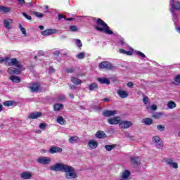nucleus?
Returning a JSON list of instances; mask_svg holds the SVG:
<instances>
[{"mask_svg": "<svg viewBox=\"0 0 180 180\" xmlns=\"http://www.w3.org/2000/svg\"><path fill=\"white\" fill-rule=\"evenodd\" d=\"M56 122L61 125L65 124V120L61 116L58 117Z\"/></svg>", "mask_w": 180, "mask_h": 180, "instance_id": "33", "label": "nucleus"}, {"mask_svg": "<svg viewBox=\"0 0 180 180\" xmlns=\"http://www.w3.org/2000/svg\"><path fill=\"white\" fill-rule=\"evenodd\" d=\"M131 126H133V122H131V121L120 122V127L121 129H129V127H131Z\"/></svg>", "mask_w": 180, "mask_h": 180, "instance_id": "7", "label": "nucleus"}, {"mask_svg": "<svg viewBox=\"0 0 180 180\" xmlns=\"http://www.w3.org/2000/svg\"><path fill=\"white\" fill-rule=\"evenodd\" d=\"M2 109H4V105H2V104H0V112H2Z\"/></svg>", "mask_w": 180, "mask_h": 180, "instance_id": "62", "label": "nucleus"}, {"mask_svg": "<svg viewBox=\"0 0 180 180\" xmlns=\"http://www.w3.org/2000/svg\"><path fill=\"white\" fill-rule=\"evenodd\" d=\"M12 19L4 20V27H6V29H8V30H11V29H12V27H11V23H12Z\"/></svg>", "mask_w": 180, "mask_h": 180, "instance_id": "18", "label": "nucleus"}, {"mask_svg": "<svg viewBox=\"0 0 180 180\" xmlns=\"http://www.w3.org/2000/svg\"><path fill=\"white\" fill-rule=\"evenodd\" d=\"M63 15H61V14H59V15H58V20H61V19H63Z\"/></svg>", "mask_w": 180, "mask_h": 180, "instance_id": "57", "label": "nucleus"}, {"mask_svg": "<svg viewBox=\"0 0 180 180\" xmlns=\"http://www.w3.org/2000/svg\"><path fill=\"white\" fill-rule=\"evenodd\" d=\"M7 72H8V74L13 75L14 74V69L13 68H10L7 70Z\"/></svg>", "mask_w": 180, "mask_h": 180, "instance_id": "49", "label": "nucleus"}, {"mask_svg": "<svg viewBox=\"0 0 180 180\" xmlns=\"http://www.w3.org/2000/svg\"><path fill=\"white\" fill-rule=\"evenodd\" d=\"M70 88V89H77V86H75V85H71Z\"/></svg>", "mask_w": 180, "mask_h": 180, "instance_id": "59", "label": "nucleus"}, {"mask_svg": "<svg viewBox=\"0 0 180 180\" xmlns=\"http://www.w3.org/2000/svg\"><path fill=\"white\" fill-rule=\"evenodd\" d=\"M60 109H64V105L60 103H56L53 105V110L55 112H58Z\"/></svg>", "mask_w": 180, "mask_h": 180, "instance_id": "24", "label": "nucleus"}, {"mask_svg": "<svg viewBox=\"0 0 180 180\" xmlns=\"http://www.w3.org/2000/svg\"><path fill=\"white\" fill-rule=\"evenodd\" d=\"M157 129L158 130H159V131H164V130H165V126L162 124H159L157 126Z\"/></svg>", "mask_w": 180, "mask_h": 180, "instance_id": "39", "label": "nucleus"}, {"mask_svg": "<svg viewBox=\"0 0 180 180\" xmlns=\"http://www.w3.org/2000/svg\"><path fill=\"white\" fill-rule=\"evenodd\" d=\"M167 108L169 109H175L176 108V103L174 101H169L167 102Z\"/></svg>", "mask_w": 180, "mask_h": 180, "instance_id": "28", "label": "nucleus"}, {"mask_svg": "<svg viewBox=\"0 0 180 180\" xmlns=\"http://www.w3.org/2000/svg\"><path fill=\"white\" fill-rule=\"evenodd\" d=\"M77 57L79 58V60H82L84 57H85V52H82L77 55Z\"/></svg>", "mask_w": 180, "mask_h": 180, "instance_id": "40", "label": "nucleus"}, {"mask_svg": "<svg viewBox=\"0 0 180 180\" xmlns=\"http://www.w3.org/2000/svg\"><path fill=\"white\" fill-rule=\"evenodd\" d=\"M70 98H72V99H74V94H70L69 95Z\"/></svg>", "mask_w": 180, "mask_h": 180, "instance_id": "63", "label": "nucleus"}, {"mask_svg": "<svg viewBox=\"0 0 180 180\" xmlns=\"http://www.w3.org/2000/svg\"><path fill=\"white\" fill-rule=\"evenodd\" d=\"M38 56H39V57L41 56H44V52H43V51H39Z\"/></svg>", "mask_w": 180, "mask_h": 180, "instance_id": "54", "label": "nucleus"}, {"mask_svg": "<svg viewBox=\"0 0 180 180\" xmlns=\"http://www.w3.org/2000/svg\"><path fill=\"white\" fill-rule=\"evenodd\" d=\"M174 81H175L174 85H178L179 84H180V75H176L174 78Z\"/></svg>", "mask_w": 180, "mask_h": 180, "instance_id": "38", "label": "nucleus"}, {"mask_svg": "<svg viewBox=\"0 0 180 180\" xmlns=\"http://www.w3.org/2000/svg\"><path fill=\"white\" fill-rule=\"evenodd\" d=\"M31 92H39L40 89V84L39 83H34L29 86Z\"/></svg>", "mask_w": 180, "mask_h": 180, "instance_id": "13", "label": "nucleus"}, {"mask_svg": "<svg viewBox=\"0 0 180 180\" xmlns=\"http://www.w3.org/2000/svg\"><path fill=\"white\" fill-rule=\"evenodd\" d=\"M117 95H119L122 99H124V98H127L129 96V94L127 91L124 90L118 89L117 91Z\"/></svg>", "mask_w": 180, "mask_h": 180, "instance_id": "15", "label": "nucleus"}, {"mask_svg": "<svg viewBox=\"0 0 180 180\" xmlns=\"http://www.w3.org/2000/svg\"><path fill=\"white\" fill-rule=\"evenodd\" d=\"M125 54H127V56H131V52L126 51Z\"/></svg>", "mask_w": 180, "mask_h": 180, "instance_id": "60", "label": "nucleus"}, {"mask_svg": "<svg viewBox=\"0 0 180 180\" xmlns=\"http://www.w3.org/2000/svg\"><path fill=\"white\" fill-rule=\"evenodd\" d=\"M97 81L100 84H105L106 85H110V80L108 77H100L97 79Z\"/></svg>", "mask_w": 180, "mask_h": 180, "instance_id": "16", "label": "nucleus"}, {"mask_svg": "<svg viewBox=\"0 0 180 180\" xmlns=\"http://www.w3.org/2000/svg\"><path fill=\"white\" fill-rule=\"evenodd\" d=\"M57 31L54 29H48L41 32L42 36H51V34H56Z\"/></svg>", "mask_w": 180, "mask_h": 180, "instance_id": "10", "label": "nucleus"}, {"mask_svg": "<svg viewBox=\"0 0 180 180\" xmlns=\"http://www.w3.org/2000/svg\"><path fill=\"white\" fill-rule=\"evenodd\" d=\"M22 16L27 18L28 20H32V16L28 15L26 13H22Z\"/></svg>", "mask_w": 180, "mask_h": 180, "instance_id": "46", "label": "nucleus"}, {"mask_svg": "<svg viewBox=\"0 0 180 180\" xmlns=\"http://www.w3.org/2000/svg\"><path fill=\"white\" fill-rule=\"evenodd\" d=\"M19 29L20 32H22V34H24V36H27V34L26 33V29L22 26V24H19Z\"/></svg>", "mask_w": 180, "mask_h": 180, "instance_id": "37", "label": "nucleus"}, {"mask_svg": "<svg viewBox=\"0 0 180 180\" xmlns=\"http://www.w3.org/2000/svg\"><path fill=\"white\" fill-rule=\"evenodd\" d=\"M20 177L22 179H30V178H32V174H30V172H25L21 173Z\"/></svg>", "mask_w": 180, "mask_h": 180, "instance_id": "20", "label": "nucleus"}, {"mask_svg": "<svg viewBox=\"0 0 180 180\" xmlns=\"http://www.w3.org/2000/svg\"><path fill=\"white\" fill-rule=\"evenodd\" d=\"M149 98L147 96L143 97V102L145 103V105H147L148 103Z\"/></svg>", "mask_w": 180, "mask_h": 180, "instance_id": "50", "label": "nucleus"}, {"mask_svg": "<svg viewBox=\"0 0 180 180\" xmlns=\"http://www.w3.org/2000/svg\"><path fill=\"white\" fill-rule=\"evenodd\" d=\"M170 5L172 9L175 11H180V1H176L175 0H170Z\"/></svg>", "mask_w": 180, "mask_h": 180, "instance_id": "11", "label": "nucleus"}, {"mask_svg": "<svg viewBox=\"0 0 180 180\" xmlns=\"http://www.w3.org/2000/svg\"><path fill=\"white\" fill-rule=\"evenodd\" d=\"M150 109H151V110H157V109H158L157 105H155V104L152 105L150 106Z\"/></svg>", "mask_w": 180, "mask_h": 180, "instance_id": "51", "label": "nucleus"}, {"mask_svg": "<svg viewBox=\"0 0 180 180\" xmlns=\"http://www.w3.org/2000/svg\"><path fill=\"white\" fill-rule=\"evenodd\" d=\"M46 127H47V124L46 123L39 124V129H41V130H46Z\"/></svg>", "mask_w": 180, "mask_h": 180, "instance_id": "41", "label": "nucleus"}, {"mask_svg": "<svg viewBox=\"0 0 180 180\" xmlns=\"http://www.w3.org/2000/svg\"><path fill=\"white\" fill-rule=\"evenodd\" d=\"M0 12H4V13H8L11 12V8L0 5Z\"/></svg>", "mask_w": 180, "mask_h": 180, "instance_id": "31", "label": "nucleus"}, {"mask_svg": "<svg viewBox=\"0 0 180 180\" xmlns=\"http://www.w3.org/2000/svg\"><path fill=\"white\" fill-rule=\"evenodd\" d=\"M71 81L75 85H81V84H82V80L75 77H72Z\"/></svg>", "mask_w": 180, "mask_h": 180, "instance_id": "23", "label": "nucleus"}, {"mask_svg": "<svg viewBox=\"0 0 180 180\" xmlns=\"http://www.w3.org/2000/svg\"><path fill=\"white\" fill-rule=\"evenodd\" d=\"M120 53H121L122 54H126V50H124V49H120Z\"/></svg>", "mask_w": 180, "mask_h": 180, "instance_id": "56", "label": "nucleus"}, {"mask_svg": "<svg viewBox=\"0 0 180 180\" xmlns=\"http://www.w3.org/2000/svg\"><path fill=\"white\" fill-rule=\"evenodd\" d=\"M120 117H114L108 119V123L109 124H120Z\"/></svg>", "mask_w": 180, "mask_h": 180, "instance_id": "8", "label": "nucleus"}, {"mask_svg": "<svg viewBox=\"0 0 180 180\" xmlns=\"http://www.w3.org/2000/svg\"><path fill=\"white\" fill-rule=\"evenodd\" d=\"M2 63H8L9 67H12V65H15V67H18L20 68H21L22 67L20 65V63L18 61V59L16 58L10 59L8 57H6L4 58L2 57H0V64H2Z\"/></svg>", "mask_w": 180, "mask_h": 180, "instance_id": "3", "label": "nucleus"}, {"mask_svg": "<svg viewBox=\"0 0 180 180\" xmlns=\"http://www.w3.org/2000/svg\"><path fill=\"white\" fill-rule=\"evenodd\" d=\"M130 176V172L129 170H126L124 172L122 173V178L124 179H127Z\"/></svg>", "mask_w": 180, "mask_h": 180, "instance_id": "35", "label": "nucleus"}, {"mask_svg": "<svg viewBox=\"0 0 180 180\" xmlns=\"http://www.w3.org/2000/svg\"><path fill=\"white\" fill-rule=\"evenodd\" d=\"M20 5H24L25 0H17Z\"/></svg>", "mask_w": 180, "mask_h": 180, "instance_id": "55", "label": "nucleus"}, {"mask_svg": "<svg viewBox=\"0 0 180 180\" xmlns=\"http://www.w3.org/2000/svg\"><path fill=\"white\" fill-rule=\"evenodd\" d=\"M97 25H98V26H96L95 29L98 32H103V33H105V34H113V31L110 30V27L108 26V24H106V22H105L101 18L97 19Z\"/></svg>", "mask_w": 180, "mask_h": 180, "instance_id": "2", "label": "nucleus"}, {"mask_svg": "<svg viewBox=\"0 0 180 180\" xmlns=\"http://www.w3.org/2000/svg\"><path fill=\"white\" fill-rule=\"evenodd\" d=\"M75 72V68H74L66 69V72H68V74H72V72Z\"/></svg>", "mask_w": 180, "mask_h": 180, "instance_id": "43", "label": "nucleus"}, {"mask_svg": "<svg viewBox=\"0 0 180 180\" xmlns=\"http://www.w3.org/2000/svg\"><path fill=\"white\" fill-rule=\"evenodd\" d=\"M55 71H56V70H54V68H53V67L49 68L50 74H53V72H55Z\"/></svg>", "mask_w": 180, "mask_h": 180, "instance_id": "53", "label": "nucleus"}, {"mask_svg": "<svg viewBox=\"0 0 180 180\" xmlns=\"http://www.w3.org/2000/svg\"><path fill=\"white\" fill-rule=\"evenodd\" d=\"M34 15H35L37 18H43V16H44V14L40 12H34Z\"/></svg>", "mask_w": 180, "mask_h": 180, "instance_id": "42", "label": "nucleus"}, {"mask_svg": "<svg viewBox=\"0 0 180 180\" xmlns=\"http://www.w3.org/2000/svg\"><path fill=\"white\" fill-rule=\"evenodd\" d=\"M127 85L129 88H133V86H134V84L131 82H129Z\"/></svg>", "mask_w": 180, "mask_h": 180, "instance_id": "52", "label": "nucleus"}, {"mask_svg": "<svg viewBox=\"0 0 180 180\" xmlns=\"http://www.w3.org/2000/svg\"><path fill=\"white\" fill-rule=\"evenodd\" d=\"M171 12L173 15V20L175 22V20H176V19H178V15L176 14H175V13L174 12V10H171Z\"/></svg>", "mask_w": 180, "mask_h": 180, "instance_id": "47", "label": "nucleus"}, {"mask_svg": "<svg viewBox=\"0 0 180 180\" xmlns=\"http://www.w3.org/2000/svg\"><path fill=\"white\" fill-rule=\"evenodd\" d=\"M54 56H59L60 55V51H56L54 53H53Z\"/></svg>", "mask_w": 180, "mask_h": 180, "instance_id": "58", "label": "nucleus"}, {"mask_svg": "<svg viewBox=\"0 0 180 180\" xmlns=\"http://www.w3.org/2000/svg\"><path fill=\"white\" fill-rule=\"evenodd\" d=\"M20 66H21L20 68L17 67V68H18V69L14 68V74H16L18 75L20 74L22 72V71H25V69L23 67V65H22L20 64Z\"/></svg>", "mask_w": 180, "mask_h": 180, "instance_id": "30", "label": "nucleus"}, {"mask_svg": "<svg viewBox=\"0 0 180 180\" xmlns=\"http://www.w3.org/2000/svg\"><path fill=\"white\" fill-rule=\"evenodd\" d=\"M152 141L153 144H155L157 148H162L164 147V144L162 143V140L158 136H155L152 138Z\"/></svg>", "mask_w": 180, "mask_h": 180, "instance_id": "5", "label": "nucleus"}, {"mask_svg": "<svg viewBox=\"0 0 180 180\" xmlns=\"http://www.w3.org/2000/svg\"><path fill=\"white\" fill-rule=\"evenodd\" d=\"M70 30L71 32H77V30H78V27H77L75 25H72L70 27Z\"/></svg>", "mask_w": 180, "mask_h": 180, "instance_id": "45", "label": "nucleus"}, {"mask_svg": "<svg viewBox=\"0 0 180 180\" xmlns=\"http://www.w3.org/2000/svg\"><path fill=\"white\" fill-rule=\"evenodd\" d=\"M3 105L9 108L10 106H13V105H15V101H6L3 103Z\"/></svg>", "mask_w": 180, "mask_h": 180, "instance_id": "34", "label": "nucleus"}, {"mask_svg": "<svg viewBox=\"0 0 180 180\" xmlns=\"http://www.w3.org/2000/svg\"><path fill=\"white\" fill-rule=\"evenodd\" d=\"M39 28L41 30H44V27L43 25H40L39 27Z\"/></svg>", "mask_w": 180, "mask_h": 180, "instance_id": "61", "label": "nucleus"}, {"mask_svg": "<svg viewBox=\"0 0 180 180\" xmlns=\"http://www.w3.org/2000/svg\"><path fill=\"white\" fill-rule=\"evenodd\" d=\"M96 89H98V84L92 83V84H89V91H95Z\"/></svg>", "mask_w": 180, "mask_h": 180, "instance_id": "32", "label": "nucleus"}, {"mask_svg": "<svg viewBox=\"0 0 180 180\" xmlns=\"http://www.w3.org/2000/svg\"><path fill=\"white\" fill-rule=\"evenodd\" d=\"M135 53L140 56V57H142L143 58H146V55L143 53V52H140V51H136Z\"/></svg>", "mask_w": 180, "mask_h": 180, "instance_id": "44", "label": "nucleus"}, {"mask_svg": "<svg viewBox=\"0 0 180 180\" xmlns=\"http://www.w3.org/2000/svg\"><path fill=\"white\" fill-rule=\"evenodd\" d=\"M131 160L134 165H140V159L139 157H131Z\"/></svg>", "mask_w": 180, "mask_h": 180, "instance_id": "27", "label": "nucleus"}, {"mask_svg": "<svg viewBox=\"0 0 180 180\" xmlns=\"http://www.w3.org/2000/svg\"><path fill=\"white\" fill-rule=\"evenodd\" d=\"M104 147L107 151H112L116 147V145H106Z\"/></svg>", "mask_w": 180, "mask_h": 180, "instance_id": "36", "label": "nucleus"}, {"mask_svg": "<svg viewBox=\"0 0 180 180\" xmlns=\"http://www.w3.org/2000/svg\"><path fill=\"white\" fill-rule=\"evenodd\" d=\"M117 111L113 110H104L102 113L103 116H105V117H110V116H115V115H117Z\"/></svg>", "mask_w": 180, "mask_h": 180, "instance_id": "9", "label": "nucleus"}, {"mask_svg": "<svg viewBox=\"0 0 180 180\" xmlns=\"http://www.w3.org/2000/svg\"><path fill=\"white\" fill-rule=\"evenodd\" d=\"M51 154H56V153H63V148L58 146H52L49 149Z\"/></svg>", "mask_w": 180, "mask_h": 180, "instance_id": "14", "label": "nucleus"}, {"mask_svg": "<svg viewBox=\"0 0 180 180\" xmlns=\"http://www.w3.org/2000/svg\"><path fill=\"white\" fill-rule=\"evenodd\" d=\"M166 162L168 165L172 167V168H174L175 169L178 168V163L172 161V160H166Z\"/></svg>", "mask_w": 180, "mask_h": 180, "instance_id": "21", "label": "nucleus"}, {"mask_svg": "<svg viewBox=\"0 0 180 180\" xmlns=\"http://www.w3.org/2000/svg\"><path fill=\"white\" fill-rule=\"evenodd\" d=\"M49 168L51 171H54L55 172H58V171L65 172L66 179H75V178H78V174L75 172V169L68 165L59 162L50 166Z\"/></svg>", "mask_w": 180, "mask_h": 180, "instance_id": "1", "label": "nucleus"}, {"mask_svg": "<svg viewBox=\"0 0 180 180\" xmlns=\"http://www.w3.org/2000/svg\"><path fill=\"white\" fill-rule=\"evenodd\" d=\"M10 79L13 82H15L16 84H19V82H20V77L15 75H11Z\"/></svg>", "mask_w": 180, "mask_h": 180, "instance_id": "26", "label": "nucleus"}, {"mask_svg": "<svg viewBox=\"0 0 180 180\" xmlns=\"http://www.w3.org/2000/svg\"><path fill=\"white\" fill-rule=\"evenodd\" d=\"M164 112H153L152 114V117H153V119H160V117H162V116H164Z\"/></svg>", "mask_w": 180, "mask_h": 180, "instance_id": "25", "label": "nucleus"}, {"mask_svg": "<svg viewBox=\"0 0 180 180\" xmlns=\"http://www.w3.org/2000/svg\"><path fill=\"white\" fill-rule=\"evenodd\" d=\"M99 68L103 70H108L116 69V67L113 66V65L110 63V62H108V61L101 62L99 64Z\"/></svg>", "mask_w": 180, "mask_h": 180, "instance_id": "4", "label": "nucleus"}, {"mask_svg": "<svg viewBox=\"0 0 180 180\" xmlns=\"http://www.w3.org/2000/svg\"><path fill=\"white\" fill-rule=\"evenodd\" d=\"M142 123H144L146 126H150V124H153V120L151 118H144L142 120Z\"/></svg>", "mask_w": 180, "mask_h": 180, "instance_id": "29", "label": "nucleus"}, {"mask_svg": "<svg viewBox=\"0 0 180 180\" xmlns=\"http://www.w3.org/2000/svg\"><path fill=\"white\" fill-rule=\"evenodd\" d=\"M43 114L40 112H31L29 115H28V118L29 119H39V117H41V115Z\"/></svg>", "mask_w": 180, "mask_h": 180, "instance_id": "12", "label": "nucleus"}, {"mask_svg": "<svg viewBox=\"0 0 180 180\" xmlns=\"http://www.w3.org/2000/svg\"><path fill=\"white\" fill-rule=\"evenodd\" d=\"M97 139H106V134L103 131H98L96 133Z\"/></svg>", "mask_w": 180, "mask_h": 180, "instance_id": "22", "label": "nucleus"}, {"mask_svg": "<svg viewBox=\"0 0 180 180\" xmlns=\"http://www.w3.org/2000/svg\"><path fill=\"white\" fill-rule=\"evenodd\" d=\"M109 101H110L109 98H104L103 99L104 102H109Z\"/></svg>", "mask_w": 180, "mask_h": 180, "instance_id": "64", "label": "nucleus"}, {"mask_svg": "<svg viewBox=\"0 0 180 180\" xmlns=\"http://www.w3.org/2000/svg\"><path fill=\"white\" fill-rule=\"evenodd\" d=\"M38 164H43L44 165H47L51 162V159L49 157H41L37 160Z\"/></svg>", "mask_w": 180, "mask_h": 180, "instance_id": "6", "label": "nucleus"}, {"mask_svg": "<svg viewBox=\"0 0 180 180\" xmlns=\"http://www.w3.org/2000/svg\"><path fill=\"white\" fill-rule=\"evenodd\" d=\"M76 44L79 47H82V42H81V40L79 39H76Z\"/></svg>", "mask_w": 180, "mask_h": 180, "instance_id": "48", "label": "nucleus"}, {"mask_svg": "<svg viewBox=\"0 0 180 180\" xmlns=\"http://www.w3.org/2000/svg\"><path fill=\"white\" fill-rule=\"evenodd\" d=\"M88 145H89V147H90V148H92L93 150H95V148H96V147H98L99 143H98V141L92 139V140L89 141Z\"/></svg>", "mask_w": 180, "mask_h": 180, "instance_id": "17", "label": "nucleus"}, {"mask_svg": "<svg viewBox=\"0 0 180 180\" xmlns=\"http://www.w3.org/2000/svg\"><path fill=\"white\" fill-rule=\"evenodd\" d=\"M79 137L78 136H71L69 139L68 141L70 144H75L77 143H79Z\"/></svg>", "mask_w": 180, "mask_h": 180, "instance_id": "19", "label": "nucleus"}]
</instances>
